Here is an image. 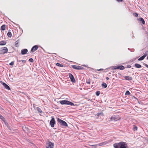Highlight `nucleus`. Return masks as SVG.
<instances>
[{"label": "nucleus", "instance_id": "nucleus-24", "mask_svg": "<svg viewBox=\"0 0 148 148\" xmlns=\"http://www.w3.org/2000/svg\"><path fill=\"white\" fill-rule=\"evenodd\" d=\"M0 119L3 122L5 121V118L1 114H0Z\"/></svg>", "mask_w": 148, "mask_h": 148}, {"label": "nucleus", "instance_id": "nucleus-8", "mask_svg": "<svg viewBox=\"0 0 148 148\" xmlns=\"http://www.w3.org/2000/svg\"><path fill=\"white\" fill-rule=\"evenodd\" d=\"M56 121L54 118L53 117L52 118L50 122V124L51 125V126L52 127H54V125Z\"/></svg>", "mask_w": 148, "mask_h": 148}, {"label": "nucleus", "instance_id": "nucleus-21", "mask_svg": "<svg viewBox=\"0 0 148 148\" xmlns=\"http://www.w3.org/2000/svg\"><path fill=\"white\" fill-rule=\"evenodd\" d=\"M102 86L104 88H106L107 87V85L104 82H103L102 84Z\"/></svg>", "mask_w": 148, "mask_h": 148}, {"label": "nucleus", "instance_id": "nucleus-4", "mask_svg": "<svg viewBox=\"0 0 148 148\" xmlns=\"http://www.w3.org/2000/svg\"><path fill=\"white\" fill-rule=\"evenodd\" d=\"M120 119V117L117 115H113L110 118V120L111 121H117L119 120Z\"/></svg>", "mask_w": 148, "mask_h": 148}, {"label": "nucleus", "instance_id": "nucleus-26", "mask_svg": "<svg viewBox=\"0 0 148 148\" xmlns=\"http://www.w3.org/2000/svg\"><path fill=\"white\" fill-rule=\"evenodd\" d=\"M133 130L134 131L137 130V127L135 125H134Z\"/></svg>", "mask_w": 148, "mask_h": 148}, {"label": "nucleus", "instance_id": "nucleus-18", "mask_svg": "<svg viewBox=\"0 0 148 148\" xmlns=\"http://www.w3.org/2000/svg\"><path fill=\"white\" fill-rule=\"evenodd\" d=\"M134 66L138 68L142 67V66L140 64L137 63H136L134 64Z\"/></svg>", "mask_w": 148, "mask_h": 148}, {"label": "nucleus", "instance_id": "nucleus-6", "mask_svg": "<svg viewBox=\"0 0 148 148\" xmlns=\"http://www.w3.org/2000/svg\"><path fill=\"white\" fill-rule=\"evenodd\" d=\"M72 68L76 70H83L84 68L82 66H78L77 65H72Z\"/></svg>", "mask_w": 148, "mask_h": 148}, {"label": "nucleus", "instance_id": "nucleus-28", "mask_svg": "<svg viewBox=\"0 0 148 148\" xmlns=\"http://www.w3.org/2000/svg\"><path fill=\"white\" fill-rule=\"evenodd\" d=\"M130 94V92L128 90L125 93V95H129Z\"/></svg>", "mask_w": 148, "mask_h": 148}, {"label": "nucleus", "instance_id": "nucleus-46", "mask_svg": "<svg viewBox=\"0 0 148 148\" xmlns=\"http://www.w3.org/2000/svg\"><path fill=\"white\" fill-rule=\"evenodd\" d=\"M148 52V51H147L146 52V53H147Z\"/></svg>", "mask_w": 148, "mask_h": 148}, {"label": "nucleus", "instance_id": "nucleus-40", "mask_svg": "<svg viewBox=\"0 0 148 148\" xmlns=\"http://www.w3.org/2000/svg\"><path fill=\"white\" fill-rule=\"evenodd\" d=\"M0 109L1 110H3V109L2 107V105L0 104Z\"/></svg>", "mask_w": 148, "mask_h": 148}, {"label": "nucleus", "instance_id": "nucleus-32", "mask_svg": "<svg viewBox=\"0 0 148 148\" xmlns=\"http://www.w3.org/2000/svg\"><path fill=\"white\" fill-rule=\"evenodd\" d=\"M90 79H89L88 80H87L86 82V83H87L88 84H90Z\"/></svg>", "mask_w": 148, "mask_h": 148}, {"label": "nucleus", "instance_id": "nucleus-16", "mask_svg": "<svg viewBox=\"0 0 148 148\" xmlns=\"http://www.w3.org/2000/svg\"><path fill=\"white\" fill-rule=\"evenodd\" d=\"M124 78L126 80L129 81L132 80V77H130L129 76H125Z\"/></svg>", "mask_w": 148, "mask_h": 148}, {"label": "nucleus", "instance_id": "nucleus-19", "mask_svg": "<svg viewBox=\"0 0 148 148\" xmlns=\"http://www.w3.org/2000/svg\"><path fill=\"white\" fill-rule=\"evenodd\" d=\"M6 42L5 41H0V45H4L6 44Z\"/></svg>", "mask_w": 148, "mask_h": 148}, {"label": "nucleus", "instance_id": "nucleus-10", "mask_svg": "<svg viewBox=\"0 0 148 148\" xmlns=\"http://www.w3.org/2000/svg\"><path fill=\"white\" fill-rule=\"evenodd\" d=\"M38 47V45H35L31 49V52H33L36 50Z\"/></svg>", "mask_w": 148, "mask_h": 148}, {"label": "nucleus", "instance_id": "nucleus-13", "mask_svg": "<svg viewBox=\"0 0 148 148\" xmlns=\"http://www.w3.org/2000/svg\"><path fill=\"white\" fill-rule=\"evenodd\" d=\"M103 116V111H101L100 112H98L97 113V114H95V116H97V118L99 117V116Z\"/></svg>", "mask_w": 148, "mask_h": 148}, {"label": "nucleus", "instance_id": "nucleus-23", "mask_svg": "<svg viewBox=\"0 0 148 148\" xmlns=\"http://www.w3.org/2000/svg\"><path fill=\"white\" fill-rule=\"evenodd\" d=\"M56 64V66H58L62 67L64 66L63 64H61L59 63H57Z\"/></svg>", "mask_w": 148, "mask_h": 148}, {"label": "nucleus", "instance_id": "nucleus-36", "mask_svg": "<svg viewBox=\"0 0 148 148\" xmlns=\"http://www.w3.org/2000/svg\"><path fill=\"white\" fill-rule=\"evenodd\" d=\"M131 67V66L130 65H127V66L126 68H130Z\"/></svg>", "mask_w": 148, "mask_h": 148}, {"label": "nucleus", "instance_id": "nucleus-27", "mask_svg": "<svg viewBox=\"0 0 148 148\" xmlns=\"http://www.w3.org/2000/svg\"><path fill=\"white\" fill-rule=\"evenodd\" d=\"M37 111L41 113L42 112V111L41 109H40L39 108L37 107Z\"/></svg>", "mask_w": 148, "mask_h": 148}, {"label": "nucleus", "instance_id": "nucleus-17", "mask_svg": "<svg viewBox=\"0 0 148 148\" xmlns=\"http://www.w3.org/2000/svg\"><path fill=\"white\" fill-rule=\"evenodd\" d=\"M138 20L141 22L143 24H145V21L143 18L141 17Z\"/></svg>", "mask_w": 148, "mask_h": 148}, {"label": "nucleus", "instance_id": "nucleus-5", "mask_svg": "<svg viewBox=\"0 0 148 148\" xmlns=\"http://www.w3.org/2000/svg\"><path fill=\"white\" fill-rule=\"evenodd\" d=\"M54 146L53 143L50 141H48L46 144V148H53Z\"/></svg>", "mask_w": 148, "mask_h": 148}, {"label": "nucleus", "instance_id": "nucleus-2", "mask_svg": "<svg viewBox=\"0 0 148 148\" xmlns=\"http://www.w3.org/2000/svg\"><path fill=\"white\" fill-rule=\"evenodd\" d=\"M60 104L62 105L63 104H66V105H69L71 106H74V104L72 102L69 101L68 100H62L60 101Z\"/></svg>", "mask_w": 148, "mask_h": 148}, {"label": "nucleus", "instance_id": "nucleus-31", "mask_svg": "<svg viewBox=\"0 0 148 148\" xmlns=\"http://www.w3.org/2000/svg\"><path fill=\"white\" fill-rule=\"evenodd\" d=\"M4 123L5 124V125H6V126L7 127L9 128V125H8V123L7 122H6L5 121H4Z\"/></svg>", "mask_w": 148, "mask_h": 148}, {"label": "nucleus", "instance_id": "nucleus-14", "mask_svg": "<svg viewBox=\"0 0 148 148\" xmlns=\"http://www.w3.org/2000/svg\"><path fill=\"white\" fill-rule=\"evenodd\" d=\"M28 52V50L27 49H22L21 51V54L22 55H24L26 53Z\"/></svg>", "mask_w": 148, "mask_h": 148}, {"label": "nucleus", "instance_id": "nucleus-30", "mask_svg": "<svg viewBox=\"0 0 148 148\" xmlns=\"http://www.w3.org/2000/svg\"><path fill=\"white\" fill-rule=\"evenodd\" d=\"M109 143V141H106L105 142H103V145H105L107 144H108Z\"/></svg>", "mask_w": 148, "mask_h": 148}, {"label": "nucleus", "instance_id": "nucleus-15", "mask_svg": "<svg viewBox=\"0 0 148 148\" xmlns=\"http://www.w3.org/2000/svg\"><path fill=\"white\" fill-rule=\"evenodd\" d=\"M2 84L4 86L5 88L7 89L8 90H10V87L5 83L3 82Z\"/></svg>", "mask_w": 148, "mask_h": 148}, {"label": "nucleus", "instance_id": "nucleus-3", "mask_svg": "<svg viewBox=\"0 0 148 148\" xmlns=\"http://www.w3.org/2000/svg\"><path fill=\"white\" fill-rule=\"evenodd\" d=\"M57 121L60 123V124L61 125L64 127L68 126L66 122L58 118H57Z\"/></svg>", "mask_w": 148, "mask_h": 148}, {"label": "nucleus", "instance_id": "nucleus-7", "mask_svg": "<svg viewBox=\"0 0 148 148\" xmlns=\"http://www.w3.org/2000/svg\"><path fill=\"white\" fill-rule=\"evenodd\" d=\"M125 69L124 67L122 65L119 66H114L112 68V69H118L121 70H123L124 69Z\"/></svg>", "mask_w": 148, "mask_h": 148}, {"label": "nucleus", "instance_id": "nucleus-45", "mask_svg": "<svg viewBox=\"0 0 148 148\" xmlns=\"http://www.w3.org/2000/svg\"><path fill=\"white\" fill-rule=\"evenodd\" d=\"M147 59L148 60V56L147 57Z\"/></svg>", "mask_w": 148, "mask_h": 148}, {"label": "nucleus", "instance_id": "nucleus-20", "mask_svg": "<svg viewBox=\"0 0 148 148\" xmlns=\"http://www.w3.org/2000/svg\"><path fill=\"white\" fill-rule=\"evenodd\" d=\"M19 40H17L16 41L15 43V47H18L19 46Z\"/></svg>", "mask_w": 148, "mask_h": 148}, {"label": "nucleus", "instance_id": "nucleus-43", "mask_svg": "<svg viewBox=\"0 0 148 148\" xmlns=\"http://www.w3.org/2000/svg\"><path fill=\"white\" fill-rule=\"evenodd\" d=\"M106 79L107 80H108L109 79V77H106Z\"/></svg>", "mask_w": 148, "mask_h": 148}, {"label": "nucleus", "instance_id": "nucleus-42", "mask_svg": "<svg viewBox=\"0 0 148 148\" xmlns=\"http://www.w3.org/2000/svg\"><path fill=\"white\" fill-rule=\"evenodd\" d=\"M21 61L23 63H25V60H21Z\"/></svg>", "mask_w": 148, "mask_h": 148}, {"label": "nucleus", "instance_id": "nucleus-34", "mask_svg": "<svg viewBox=\"0 0 148 148\" xmlns=\"http://www.w3.org/2000/svg\"><path fill=\"white\" fill-rule=\"evenodd\" d=\"M29 61L31 62H34V60L32 58H30L29 59Z\"/></svg>", "mask_w": 148, "mask_h": 148}, {"label": "nucleus", "instance_id": "nucleus-33", "mask_svg": "<svg viewBox=\"0 0 148 148\" xmlns=\"http://www.w3.org/2000/svg\"><path fill=\"white\" fill-rule=\"evenodd\" d=\"M133 15L136 17H137L138 16V14L137 13H134L133 14Z\"/></svg>", "mask_w": 148, "mask_h": 148}, {"label": "nucleus", "instance_id": "nucleus-22", "mask_svg": "<svg viewBox=\"0 0 148 148\" xmlns=\"http://www.w3.org/2000/svg\"><path fill=\"white\" fill-rule=\"evenodd\" d=\"M5 29V25L1 26V29L2 30H4Z\"/></svg>", "mask_w": 148, "mask_h": 148}, {"label": "nucleus", "instance_id": "nucleus-44", "mask_svg": "<svg viewBox=\"0 0 148 148\" xmlns=\"http://www.w3.org/2000/svg\"><path fill=\"white\" fill-rule=\"evenodd\" d=\"M21 60H18V61L19 62H21Z\"/></svg>", "mask_w": 148, "mask_h": 148}, {"label": "nucleus", "instance_id": "nucleus-47", "mask_svg": "<svg viewBox=\"0 0 148 148\" xmlns=\"http://www.w3.org/2000/svg\"><path fill=\"white\" fill-rule=\"evenodd\" d=\"M132 69H133V68H132Z\"/></svg>", "mask_w": 148, "mask_h": 148}, {"label": "nucleus", "instance_id": "nucleus-38", "mask_svg": "<svg viewBox=\"0 0 148 148\" xmlns=\"http://www.w3.org/2000/svg\"><path fill=\"white\" fill-rule=\"evenodd\" d=\"M118 2H121L123 1V0H116Z\"/></svg>", "mask_w": 148, "mask_h": 148}, {"label": "nucleus", "instance_id": "nucleus-37", "mask_svg": "<svg viewBox=\"0 0 148 148\" xmlns=\"http://www.w3.org/2000/svg\"><path fill=\"white\" fill-rule=\"evenodd\" d=\"M143 64L145 65L146 67H147L148 68V65L145 63H143Z\"/></svg>", "mask_w": 148, "mask_h": 148}, {"label": "nucleus", "instance_id": "nucleus-39", "mask_svg": "<svg viewBox=\"0 0 148 148\" xmlns=\"http://www.w3.org/2000/svg\"><path fill=\"white\" fill-rule=\"evenodd\" d=\"M103 145V143H100V144H99V146H102V145Z\"/></svg>", "mask_w": 148, "mask_h": 148}, {"label": "nucleus", "instance_id": "nucleus-9", "mask_svg": "<svg viewBox=\"0 0 148 148\" xmlns=\"http://www.w3.org/2000/svg\"><path fill=\"white\" fill-rule=\"evenodd\" d=\"M69 76L71 79V81L73 83H75V80L73 75L71 74L70 73L69 74Z\"/></svg>", "mask_w": 148, "mask_h": 148}, {"label": "nucleus", "instance_id": "nucleus-29", "mask_svg": "<svg viewBox=\"0 0 148 148\" xmlns=\"http://www.w3.org/2000/svg\"><path fill=\"white\" fill-rule=\"evenodd\" d=\"M99 94H100V91H98L96 92V95L97 96H98L99 95Z\"/></svg>", "mask_w": 148, "mask_h": 148}, {"label": "nucleus", "instance_id": "nucleus-12", "mask_svg": "<svg viewBox=\"0 0 148 148\" xmlns=\"http://www.w3.org/2000/svg\"><path fill=\"white\" fill-rule=\"evenodd\" d=\"M147 53H145L143 56H142L140 58H139L138 60V61H141L143 60L147 56Z\"/></svg>", "mask_w": 148, "mask_h": 148}, {"label": "nucleus", "instance_id": "nucleus-11", "mask_svg": "<svg viewBox=\"0 0 148 148\" xmlns=\"http://www.w3.org/2000/svg\"><path fill=\"white\" fill-rule=\"evenodd\" d=\"M1 53L4 54L7 52L8 51V49L6 47H4L3 48V49L1 50Z\"/></svg>", "mask_w": 148, "mask_h": 148}, {"label": "nucleus", "instance_id": "nucleus-35", "mask_svg": "<svg viewBox=\"0 0 148 148\" xmlns=\"http://www.w3.org/2000/svg\"><path fill=\"white\" fill-rule=\"evenodd\" d=\"M14 61H12V62H10L9 64L10 65L12 66V65H14Z\"/></svg>", "mask_w": 148, "mask_h": 148}, {"label": "nucleus", "instance_id": "nucleus-1", "mask_svg": "<svg viewBox=\"0 0 148 148\" xmlns=\"http://www.w3.org/2000/svg\"><path fill=\"white\" fill-rule=\"evenodd\" d=\"M114 148H128L127 143L124 142H121L118 143H115L113 145Z\"/></svg>", "mask_w": 148, "mask_h": 148}, {"label": "nucleus", "instance_id": "nucleus-41", "mask_svg": "<svg viewBox=\"0 0 148 148\" xmlns=\"http://www.w3.org/2000/svg\"><path fill=\"white\" fill-rule=\"evenodd\" d=\"M103 69H99L97 70L98 71H103Z\"/></svg>", "mask_w": 148, "mask_h": 148}, {"label": "nucleus", "instance_id": "nucleus-25", "mask_svg": "<svg viewBox=\"0 0 148 148\" xmlns=\"http://www.w3.org/2000/svg\"><path fill=\"white\" fill-rule=\"evenodd\" d=\"M7 35L8 36V37H11L12 36V33H11L10 32H8L7 34Z\"/></svg>", "mask_w": 148, "mask_h": 148}]
</instances>
